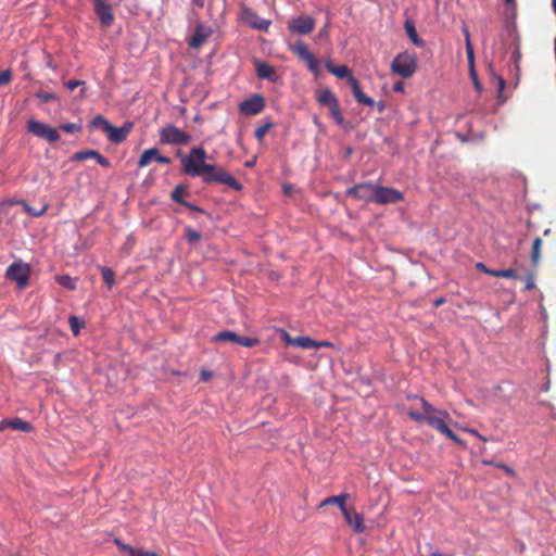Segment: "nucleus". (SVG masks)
Instances as JSON below:
<instances>
[{
    "mask_svg": "<svg viewBox=\"0 0 556 556\" xmlns=\"http://www.w3.org/2000/svg\"><path fill=\"white\" fill-rule=\"evenodd\" d=\"M177 156L181 162V170L191 177H201L204 184H222L241 190V184L222 166L205 163L207 156L206 150L202 147H194L186 155L181 151L177 152Z\"/></svg>",
    "mask_w": 556,
    "mask_h": 556,
    "instance_id": "1",
    "label": "nucleus"
},
{
    "mask_svg": "<svg viewBox=\"0 0 556 556\" xmlns=\"http://www.w3.org/2000/svg\"><path fill=\"white\" fill-rule=\"evenodd\" d=\"M420 403L424 412L418 413L416 410H408V417L416 422L425 421L433 429L443 433L445 429L448 428V426L446 425V420L450 419V414L446 410H441L433 407L424 397L420 399Z\"/></svg>",
    "mask_w": 556,
    "mask_h": 556,
    "instance_id": "2",
    "label": "nucleus"
},
{
    "mask_svg": "<svg viewBox=\"0 0 556 556\" xmlns=\"http://www.w3.org/2000/svg\"><path fill=\"white\" fill-rule=\"evenodd\" d=\"M93 125L101 126L102 130L106 134L109 141L112 143H121L126 140L132 129V123L130 122L125 123L122 127H115L101 115H98L93 119Z\"/></svg>",
    "mask_w": 556,
    "mask_h": 556,
    "instance_id": "3",
    "label": "nucleus"
},
{
    "mask_svg": "<svg viewBox=\"0 0 556 556\" xmlns=\"http://www.w3.org/2000/svg\"><path fill=\"white\" fill-rule=\"evenodd\" d=\"M391 70L401 77L408 78L417 70V59L414 54L400 53L393 59Z\"/></svg>",
    "mask_w": 556,
    "mask_h": 556,
    "instance_id": "4",
    "label": "nucleus"
},
{
    "mask_svg": "<svg viewBox=\"0 0 556 556\" xmlns=\"http://www.w3.org/2000/svg\"><path fill=\"white\" fill-rule=\"evenodd\" d=\"M30 266L22 261L12 263L5 271V278L15 281L20 289H24L28 286Z\"/></svg>",
    "mask_w": 556,
    "mask_h": 556,
    "instance_id": "5",
    "label": "nucleus"
},
{
    "mask_svg": "<svg viewBox=\"0 0 556 556\" xmlns=\"http://www.w3.org/2000/svg\"><path fill=\"white\" fill-rule=\"evenodd\" d=\"M191 140V136L174 125H166L160 130V142L162 144L185 146Z\"/></svg>",
    "mask_w": 556,
    "mask_h": 556,
    "instance_id": "6",
    "label": "nucleus"
},
{
    "mask_svg": "<svg viewBox=\"0 0 556 556\" xmlns=\"http://www.w3.org/2000/svg\"><path fill=\"white\" fill-rule=\"evenodd\" d=\"M27 130L30 134L41 139H45L51 143L59 141L61 138L59 130L56 128H53L50 125L36 121L34 118L27 121Z\"/></svg>",
    "mask_w": 556,
    "mask_h": 556,
    "instance_id": "7",
    "label": "nucleus"
},
{
    "mask_svg": "<svg viewBox=\"0 0 556 556\" xmlns=\"http://www.w3.org/2000/svg\"><path fill=\"white\" fill-rule=\"evenodd\" d=\"M377 186L371 181L359 182L348 188L345 195L358 201L375 202Z\"/></svg>",
    "mask_w": 556,
    "mask_h": 556,
    "instance_id": "8",
    "label": "nucleus"
},
{
    "mask_svg": "<svg viewBox=\"0 0 556 556\" xmlns=\"http://www.w3.org/2000/svg\"><path fill=\"white\" fill-rule=\"evenodd\" d=\"M212 341L213 342H223V343L231 342V343H237L239 345H242L244 348H253V346L257 345L260 342V340L257 338L239 336L238 333L230 331V330H225V331H220V332L216 333L212 338Z\"/></svg>",
    "mask_w": 556,
    "mask_h": 556,
    "instance_id": "9",
    "label": "nucleus"
},
{
    "mask_svg": "<svg viewBox=\"0 0 556 556\" xmlns=\"http://www.w3.org/2000/svg\"><path fill=\"white\" fill-rule=\"evenodd\" d=\"M291 51L302 61H304L308 70L316 76L320 70L315 55L308 50L303 41H298L291 47Z\"/></svg>",
    "mask_w": 556,
    "mask_h": 556,
    "instance_id": "10",
    "label": "nucleus"
},
{
    "mask_svg": "<svg viewBox=\"0 0 556 556\" xmlns=\"http://www.w3.org/2000/svg\"><path fill=\"white\" fill-rule=\"evenodd\" d=\"M403 199L404 195L400 190L392 187L378 185L374 203L379 205L394 204L402 201Z\"/></svg>",
    "mask_w": 556,
    "mask_h": 556,
    "instance_id": "11",
    "label": "nucleus"
},
{
    "mask_svg": "<svg viewBox=\"0 0 556 556\" xmlns=\"http://www.w3.org/2000/svg\"><path fill=\"white\" fill-rule=\"evenodd\" d=\"M93 10L97 14L101 26L110 27L114 22L112 7L105 0H92Z\"/></svg>",
    "mask_w": 556,
    "mask_h": 556,
    "instance_id": "12",
    "label": "nucleus"
},
{
    "mask_svg": "<svg viewBox=\"0 0 556 556\" xmlns=\"http://www.w3.org/2000/svg\"><path fill=\"white\" fill-rule=\"evenodd\" d=\"M316 26V21L308 15H300L289 24V29L295 34L308 35Z\"/></svg>",
    "mask_w": 556,
    "mask_h": 556,
    "instance_id": "13",
    "label": "nucleus"
},
{
    "mask_svg": "<svg viewBox=\"0 0 556 556\" xmlns=\"http://www.w3.org/2000/svg\"><path fill=\"white\" fill-rule=\"evenodd\" d=\"M265 108V99L261 94H253L239 104V111L247 115H256Z\"/></svg>",
    "mask_w": 556,
    "mask_h": 556,
    "instance_id": "14",
    "label": "nucleus"
},
{
    "mask_svg": "<svg viewBox=\"0 0 556 556\" xmlns=\"http://www.w3.org/2000/svg\"><path fill=\"white\" fill-rule=\"evenodd\" d=\"M241 17L245 24L254 29L267 30L270 25L268 20L260 17L253 10L249 8L242 9Z\"/></svg>",
    "mask_w": 556,
    "mask_h": 556,
    "instance_id": "15",
    "label": "nucleus"
},
{
    "mask_svg": "<svg viewBox=\"0 0 556 556\" xmlns=\"http://www.w3.org/2000/svg\"><path fill=\"white\" fill-rule=\"evenodd\" d=\"M346 523L353 528L354 532L362 533L365 531L363 515L357 513L353 507H346L342 513Z\"/></svg>",
    "mask_w": 556,
    "mask_h": 556,
    "instance_id": "16",
    "label": "nucleus"
},
{
    "mask_svg": "<svg viewBox=\"0 0 556 556\" xmlns=\"http://www.w3.org/2000/svg\"><path fill=\"white\" fill-rule=\"evenodd\" d=\"M212 35V29L208 26L198 23L195 25L194 34L189 41V46L193 49L200 48Z\"/></svg>",
    "mask_w": 556,
    "mask_h": 556,
    "instance_id": "17",
    "label": "nucleus"
},
{
    "mask_svg": "<svg viewBox=\"0 0 556 556\" xmlns=\"http://www.w3.org/2000/svg\"><path fill=\"white\" fill-rule=\"evenodd\" d=\"M256 75L260 79H266L275 83L278 79L277 72L274 66L260 60L254 61Z\"/></svg>",
    "mask_w": 556,
    "mask_h": 556,
    "instance_id": "18",
    "label": "nucleus"
},
{
    "mask_svg": "<svg viewBox=\"0 0 556 556\" xmlns=\"http://www.w3.org/2000/svg\"><path fill=\"white\" fill-rule=\"evenodd\" d=\"M7 428H11L13 430H16V431H22V432H29L33 430V426L31 424H29L28 421L22 419V418H13V419H2L0 421V431L7 429Z\"/></svg>",
    "mask_w": 556,
    "mask_h": 556,
    "instance_id": "19",
    "label": "nucleus"
},
{
    "mask_svg": "<svg viewBox=\"0 0 556 556\" xmlns=\"http://www.w3.org/2000/svg\"><path fill=\"white\" fill-rule=\"evenodd\" d=\"M348 83L352 89L353 96L355 97V99L357 100L358 103L365 104L368 106L375 105V101L362 91L361 85L354 76H351L350 80H348Z\"/></svg>",
    "mask_w": 556,
    "mask_h": 556,
    "instance_id": "20",
    "label": "nucleus"
},
{
    "mask_svg": "<svg viewBox=\"0 0 556 556\" xmlns=\"http://www.w3.org/2000/svg\"><path fill=\"white\" fill-rule=\"evenodd\" d=\"M160 151L157 148H150L142 152L138 160V167L142 168L148 166L151 162H156L160 156Z\"/></svg>",
    "mask_w": 556,
    "mask_h": 556,
    "instance_id": "21",
    "label": "nucleus"
},
{
    "mask_svg": "<svg viewBox=\"0 0 556 556\" xmlns=\"http://www.w3.org/2000/svg\"><path fill=\"white\" fill-rule=\"evenodd\" d=\"M317 102L323 106L331 108L338 103L339 100L330 89H323L317 93Z\"/></svg>",
    "mask_w": 556,
    "mask_h": 556,
    "instance_id": "22",
    "label": "nucleus"
},
{
    "mask_svg": "<svg viewBox=\"0 0 556 556\" xmlns=\"http://www.w3.org/2000/svg\"><path fill=\"white\" fill-rule=\"evenodd\" d=\"M349 496L350 495L348 493L328 496L320 503V507L337 504L339 506L341 513H343L345 510V508L348 507L346 500L349 498Z\"/></svg>",
    "mask_w": 556,
    "mask_h": 556,
    "instance_id": "23",
    "label": "nucleus"
},
{
    "mask_svg": "<svg viewBox=\"0 0 556 556\" xmlns=\"http://www.w3.org/2000/svg\"><path fill=\"white\" fill-rule=\"evenodd\" d=\"M404 29L406 35L410 39V41L417 47H424L425 41L419 38L418 33L416 30L415 24L412 20H406L404 23Z\"/></svg>",
    "mask_w": 556,
    "mask_h": 556,
    "instance_id": "24",
    "label": "nucleus"
},
{
    "mask_svg": "<svg viewBox=\"0 0 556 556\" xmlns=\"http://www.w3.org/2000/svg\"><path fill=\"white\" fill-rule=\"evenodd\" d=\"M543 241L541 238L536 237L533 240L532 248H531V263L534 267L539 266L540 260H541V249H542Z\"/></svg>",
    "mask_w": 556,
    "mask_h": 556,
    "instance_id": "25",
    "label": "nucleus"
},
{
    "mask_svg": "<svg viewBox=\"0 0 556 556\" xmlns=\"http://www.w3.org/2000/svg\"><path fill=\"white\" fill-rule=\"evenodd\" d=\"M293 342H294V346H299L302 349H315V346L317 345V341L311 339L307 336L294 337Z\"/></svg>",
    "mask_w": 556,
    "mask_h": 556,
    "instance_id": "26",
    "label": "nucleus"
},
{
    "mask_svg": "<svg viewBox=\"0 0 556 556\" xmlns=\"http://www.w3.org/2000/svg\"><path fill=\"white\" fill-rule=\"evenodd\" d=\"M100 270L103 281L106 283L108 289L111 291L115 285V273L112 268L105 266L101 267Z\"/></svg>",
    "mask_w": 556,
    "mask_h": 556,
    "instance_id": "27",
    "label": "nucleus"
},
{
    "mask_svg": "<svg viewBox=\"0 0 556 556\" xmlns=\"http://www.w3.org/2000/svg\"><path fill=\"white\" fill-rule=\"evenodd\" d=\"M187 192V186L179 184L177 185L170 193V199L179 204H184L185 200L182 199L184 193Z\"/></svg>",
    "mask_w": 556,
    "mask_h": 556,
    "instance_id": "28",
    "label": "nucleus"
},
{
    "mask_svg": "<svg viewBox=\"0 0 556 556\" xmlns=\"http://www.w3.org/2000/svg\"><path fill=\"white\" fill-rule=\"evenodd\" d=\"M55 280L60 286L66 288L67 290L76 289V280L68 275H58Z\"/></svg>",
    "mask_w": 556,
    "mask_h": 556,
    "instance_id": "29",
    "label": "nucleus"
},
{
    "mask_svg": "<svg viewBox=\"0 0 556 556\" xmlns=\"http://www.w3.org/2000/svg\"><path fill=\"white\" fill-rule=\"evenodd\" d=\"M330 73L338 78H346V80H350V77L354 76L346 65L336 66L333 71L330 68Z\"/></svg>",
    "mask_w": 556,
    "mask_h": 556,
    "instance_id": "30",
    "label": "nucleus"
},
{
    "mask_svg": "<svg viewBox=\"0 0 556 556\" xmlns=\"http://www.w3.org/2000/svg\"><path fill=\"white\" fill-rule=\"evenodd\" d=\"M99 155V152L96 150H85V151H78L73 154L72 160L73 161H84L87 159H97Z\"/></svg>",
    "mask_w": 556,
    "mask_h": 556,
    "instance_id": "31",
    "label": "nucleus"
},
{
    "mask_svg": "<svg viewBox=\"0 0 556 556\" xmlns=\"http://www.w3.org/2000/svg\"><path fill=\"white\" fill-rule=\"evenodd\" d=\"M274 127V123L271 122H267L266 124L257 127L255 130H254V137L257 139V141L262 142L264 137L266 136V134L268 132V130L270 128Z\"/></svg>",
    "mask_w": 556,
    "mask_h": 556,
    "instance_id": "32",
    "label": "nucleus"
},
{
    "mask_svg": "<svg viewBox=\"0 0 556 556\" xmlns=\"http://www.w3.org/2000/svg\"><path fill=\"white\" fill-rule=\"evenodd\" d=\"M68 324H70L71 330L75 337L78 336L80 332V329L83 327H85V324L80 323L79 318L76 315L70 316Z\"/></svg>",
    "mask_w": 556,
    "mask_h": 556,
    "instance_id": "33",
    "label": "nucleus"
},
{
    "mask_svg": "<svg viewBox=\"0 0 556 556\" xmlns=\"http://www.w3.org/2000/svg\"><path fill=\"white\" fill-rule=\"evenodd\" d=\"M464 34H465V39H466V53H467L468 64H472L475 62V56H473V48L470 42L469 30L467 28H464Z\"/></svg>",
    "mask_w": 556,
    "mask_h": 556,
    "instance_id": "34",
    "label": "nucleus"
},
{
    "mask_svg": "<svg viewBox=\"0 0 556 556\" xmlns=\"http://www.w3.org/2000/svg\"><path fill=\"white\" fill-rule=\"evenodd\" d=\"M329 114L333 117L338 125H342L344 123V117L341 113L339 102L329 108Z\"/></svg>",
    "mask_w": 556,
    "mask_h": 556,
    "instance_id": "35",
    "label": "nucleus"
},
{
    "mask_svg": "<svg viewBox=\"0 0 556 556\" xmlns=\"http://www.w3.org/2000/svg\"><path fill=\"white\" fill-rule=\"evenodd\" d=\"M490 276L492 277H500V278H517L516 270L511 268L506 269H495L494 273H490Z\"/></svg>",
    "mask_w": 556,
    "mask_h": 556,
    "instance_id": "36",
    "label": "nucleus"
},
{
    "mask_svg": "<svg viewBox=\"0 0 556 556\" xmlns=\"http://www.w3.org/2000/svg\"><path fill=\"white\" fill-rule=\"evenodd\" d=\"M482 463L484 465L494 466L496 468L503 469L507 476L514 477L516 475L515 470L504 463H496L493 460H485V459L482 460Z\"/></svg>",
    "mask_w": 556,
    "mask_h": 556,
    "instance_id": "37",
    "label": "nucleus"
},
{
    "mask_svg": "<svg viewBox=\"0 0 556 556\" xmlns=\"http://www.w3.org/2000/svg\"><path fill=\"white\" fill-rule=\"evenodd\" d=\"M185 237L186 240L192 244L201 239V233L198 230L192 229L191 227H187Z\"/></svg>",
    "mask_w": 556,
    "mask_h": 556,
    "instance_id": "38",
    "label": "nucleus"
},
{
    "mask_svg": "<svg viewBox=\"0 0 556 556\" xmlns=\"http://www.w3.org/2000/svg\"><path fill=\"white\" fill-rule=\"evenodd\" d=\"M469 73H470V77L472 79V83H473V86H475V89L477 90V92H481L482 91V86L478 79V75H477V72L475 70V62L472 64H469Z\"/></svg>",
    "mask_w": 556,
    "mask_h": 556,
    "instance_id": "39",
    "label": "nucleus"
},
{
    "mask_svg": "<svg viewBox=\"0 0 556 556\" xmlns=\"http://www.w3.org/2000/svg\"><path fill=\"white\" fill-rule=\"evenodd\" d=\"M60 129H62L68 134H74V132L79 131L81 129V126L79 124H75V123H65L60 126Z\"/></svg>",
    "mask_w": 556,
    "mask_h": 556,
    "instance_id": "40",
    "label": "nucleus"
},
{
    "mask_svg": "<svg viewBox=\"0 0 556 556\" xmlns=\"http://www.w3.org/2000/svg\"><path fill=\"white\" fill-rule=\"evenodd\" d=\"M36 97L42 102V103H48L52 100H54L56 97L54 93L52 92H48V91H38L36 93Z\"/></svg>",
    "mask_w": 556,
    "mask_h": 556,
    "instance_id": "41",
    "label": "nucleus"
},
{
    "mask_svg": "<svg viewBox=\"0 0 556 556\" xmlns=\"http://www.w3.org/2000/svg\"><path fill=\"white\" fill-rule=\"evenodd\" d=\"M114 544L118 547V549L121 552H127V553H129L130 556L132 555V553L136 549L135 547L123 543L119 539H114Z\"/></svg>",
    "mask_w": 556,
    "mask_h": 556,
    "instance_id": "42",
    "label": "nucleus"
},
{
    "mask_svg": "<svg viewBox=\"0 0 556 556\" xmlns=\"http://www.w3.org/2000/svg\"><path fill=\"white\" fill-rule=\"evenodd\" d=\"M442 434H445L448 439H451L453 442L460 446L465 445L464 441L457 434H455L450 428L445 429V431Z\"/></svg>",
    "mask_w": 556,
    "mask_h": 556,
    "instance_id": "43",
    "label": "nucleus"
},
{
    "mask_svg": "<svg viewBox=\"0 0 556 556\" xmlns=\"http://www.w3.org/2000/svg\"><path fill=\"white\" fill-rule=\"evenodd\" d=\"M12 80V73L10 70L0 72V87L8 85Z\"/></svg>",
    "mask_w": 556,
    "mask_h": 556,
    "instance_id": "44",
    "label": "nucleus"
},
{
    "mask_svg": "<svg viewBox=\"0 0 556 556\" xmlns=\"http://www.w3.org/2000/svg\"><path fill=\"white\" fill-rule=\"evenodd\" d=\"M131 556H159L155 552L136 548Z\"/></svg>",
    "mask_w": 556,
    "mask_h": 556,
    "instance_id": "45",
    "label": "nucleus"
},
{
    "mask_svg": "<svg viewBox=\"0 0 556 556\" xmlns=\"http://www.w3.org/2000/svg\"><path fill=\"white\" fill-rule=\"evenodd\" d=\"M85 85V81L83 80H76V79H71L66 83V87L70 89V90H74L76 89L77 87L79 86H83Z\"/></svg>",
    "mask_w": 556,
    "mask_h": 556,
    "instance_id": "46",
    "label": "nucleus"
},
{
    "mask_svg": "<svg viewBox=\"0 0 556 556\" xmlns=\"http://www.w3.org/2000/svg\"><path fill=\"white\" fill-rule=\"evenodd\" d=\"M25 208L26 211L34 217H39L43 214V212L46 211V207L39 210V211H35V208H31L29 207L28 205H25Z\"/></svg>",
    "mask_w": 556,
    "mask_h": 556,
    "instance_id": "47",
    "label": "nucleus"
},
{
    "mask_svg": "<svg viewBox=\"0 0 556 556\" xmlns=\"http://www.w3.org/2000/svg\"><path fill=\"white\" fill-rule=\"evenodd\" d=\"M96 161L98 162V164H100L103 167H110L111 166L110 161L106 157H104L102 154H100V153L97 156Z\"/></svg>",
    "mask_w": 556,
    "mask_h": 556,
    "instance_id": "48",
    "label": "nucleus"
},
{
    "mask_svg": "<svg viewBox=\"0 0 556 556\" xmlns=\"http://www.w3.org/2000/svg\"><path fill=\"white\" fill-rule=\"evenodd\" d=\"M476 268L479 270V271H482V273H485L488 275H490V273H494L495 269H490L488 268L483 263L479 262L476 264Z\"/></svg>",
    "mask_w": 556,
    "mask_h": 556,
    "instance_id": "49",
    "label": "nucleus"
},
{
    "mask_svg": "<svg viewBox=\"0 0 556 556\" xmlns=\"http://www.w3.org/2000/svg\"><path fill=\"white\" fill-rule=\"evenodd\" d=\"M282 339L287 344L294 346V337H291L286 330H282Z\"/></svg>",
    "mask_w": 556,
    "mask_h": 556,
    "instance_id": "50",
    "label": "nucleus"
},
{
    "mask_svg": "<svg viewBox=\"0 0 556 556\" xmlns=\"http://www.w3.org/2000/svg\"><path fill=\"white\" fill-rule=\"evenodd\" d=\"M465 431H467L468 433L479 438L481 441H486V438L481 435L476 429H471V428H465L464 429Z\"/></svg>",
    "mask_w": 556,
    "mask_h": 556,
    "instance_id": "51",
    "label": "nucleus"
},
{
    "mask_svg": "<svg viewBox=\"0 0 556 556\" xmlns=\"http://www.w3.org/2000/svg\"><path fill=\"white\" fill-rule=\"evenodd\" d=\"M534 288V279H533V275H529L527 278H526V289L527 290H531Z\"/></svg>",
    "mask_w": 556,
    "mask_h": 556,
    "instance_id": "52",
    "label": "nucleus"
},
{
    "mask_svg": "<svg viewBox=\"0 0 556 556\" xmlns=\"http://www.w3.org/2000/svg\"><path fill=\"white\" fill-rule=\"evenodd\" d=\"M182 205H184V206H186V207H188V208H190V210H192V211H197V212H200V213H204V210H203V208H201V207H199V206H197V205H194V204H191V203H189V202H187V201H185V203H184Z\"/></svg>",
    "mask_w": 556,
    "mask_h": 556,
    "instance_id": "53",
    "label": "nucleus"
},
{
    "mask_svg": "<svg viewBox=\"0 0 556 556\" xmlns=\"http://www.w3.org/2000/svg\"><path fill=\"white\" fill-rule=\"evenodd\" d=\"M333 344L329 341H317V345L315 346V349H319V348H332Z\"/></svg>",
    "mask_w": 556,
    "mask_h": 556,
    "instance_id": "54",
    "label": "nucleus"
},
{
    "mask_svg": "<svg viewBox=\"0 0 556 556\" xmlns=\"http://www.w3.org/2000/svg\"><path fill=\"white\" fill-rule=\"evenodd\" d=\"M156 162L160 164H170L172 161L168 156L160 154Z\"/></svg>",
    "mask_w": 556,
    "mask_h": 556,
    "instance_id": "55",
    "label": "nucleus"
},
{
    "mask_svg": "<svg viewBox=\"0 0 556 556\" xmlns=\"http://www.w3.org/2000/svg\"><path fill=\"white\" fill-rule=\"evenodd\" d=\"M200 376L203 381H208L212 377V372L207 370H202Z\"/></svg>",
    "mask_w": 556,
    "mask_h": 556,
    "instance_id": "56",
    "label": "nucleus"
},
{
    "mask_svg": "<svg viewBox=\"0 0 556 556\" xmlns=\"http://www.w3.org/2000/svg\"><path fill=\"white\" fill-rule=\"evenodd\" d=\"M374 106H377L378 112H382L384 110V108H386V105H384V103L382 101L375 102Z\"/></svg>",
    "mask_w": 556,
    "mask_h": 556,
    "instance_id": "57",
    "label": "nucleus"
},
{
    "mask_svg": "<svg viewBox=\"0 0 556 556\" xmlns=\"http://www.w3.org/2000/svg\"><path fill=\"white\" fill-rule=\"evenodd\" d=\"M505 87V80L503 78H498V91L502 92Z\"/></svg>",
    "mask_w": 556,
    "mask_h": 556,
    "instance_id": "58",
    "label": "nucleus"
},
{
    "mask_svg": "<svg viewBox=\"0 0 556 556\" xmlns=\"http://www.w3.org/2000/svg\"><path fill=\"white\" fill-rule=\"evenodd\" d=\"M326 68L330 72V68L333 71V68L336 67L332 62L330 60H327L326 63Z\"/></svg>",
    "mask_w": 556,
    "mask_h": 556,
    "instance_id": "59",
    "label": "nucleus"
},
{
    "mask_svg": "<svg viewBox=\"0 0 556 556\" xmlns=\"http://www.w3.org/2000/svg\"><path fill=\"white\" fill-rule=\"evenodd\" d=\"M444 302H445V300H444V299H442V298L437 299V300L434 301V306H437V307H438V306L442 305Z\"/></svg>",
    "mask_w": 556,
    "mask_h": 556,
    "instance_id": "60",
    "label": "nucleus"
},
{
    "mask_svg": "<svg viewBox=\"0 0 556 556\" xmlns=\"http://www.w3.org/2000/svg\"><path fill=\"white\" fill-rule=\"evenodd\" d=\"M402 89H403L402 83H396V84L394 85V90H395V91H401Z\"/></svg>",
    "mask_w": 556,
    "mask_h": 556,
    "instance_id": "61",
    "label": "nucleus"
},
{
    "mask_svg": "<svg viewBox=\"0 0 556 556\" xmlns=\"http://www.w3.org/2000/svg\"><path fill=\"white\" fill-rule=\"evenodd\" d=\"M254 163H255V161H254V160H253V161H248V162L245 163V166H248V167H252V166L254 165Z\"/></svg>",
    "mask_w": 556,
    "mask_h": 556,
    "instance_id": "62",
    "label": "nucleus"
},
{
    "mask_svg": "<svg viewBox=\"0 0 556 556\" xmlns=\"http://www.w3.org/2000/svg\"><path fill=\"white\" fill-rule=\"evenodd\" d=\"M552 8L554 13L556 14V0H552Z\"/></svg>",
    "mask_w": 556,
    "mask_h": 556,
    "instance_id": "63",
    "label": "nucleus"
},
{
    "mask_svg": "<svg viewBox=\"0 0 556 556\" xmlns=\"http://www.w3.org/2000/svg\"><path fill=\"white\" fill-rule=\"evenodd\" d=\"M549 233H551V229L549 228L544 230V236H549Z\"/></svg>",
    "mask_w": 556,
    "mask_h": 556,
    "instance_id": "64",
    "label": "nucleus"
}]
</instances>
